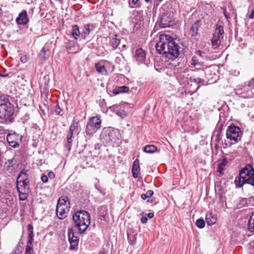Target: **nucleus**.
I'll return each instance as SVG.
<instances>
[{
    "label": "nucleus",
    "instance_id": "obj_20",
    "mask_svg": "<svg viewBox=\"0 0 254 254\" xmlns=\"http://www.w3.org/2000/svg\"><path fill=\"white\" fill-rule=\"evenodd\" d=\"M191 64L196 68L199 69L203 66V63L196 56H194L192 58Z\"/></svg>",
    "mask_w": 254,
    "mask_h": 254
},
{
    "label": "nucleus",
    "instance_id": "obj_49",
    "mask_svg": "<svg viewBox=\"0 0 254 254\" xmlns=\"http://www.w3.org/2000/svg\"><path fill=\"white\" fill-rule=\"evenodd\" d=\"M141 222L143 224H145L147 222V218L146 217H142L141 218Z\"/></svg>",
    "mask_w": 254,
    "mask_h": 254
},
{
    "label": "nucleus",
    "instance_id": "obj_46",
    "mask_svg": "<svg viewBox=\"0 0 254 254\" xmlns=\"http://www.w3.org/2000/svg\"><path fill=\"white\" fill-rule=\"evenodd\" d=\"M21 183H22V186H23L24 189L25 190L26 188L28 186V180H24V182H21Z\"/></svg>",
    "mask_w": 254,
    "mask_h": 254
},
{
    "label": "nucleus",
    "instance_id": "obj_11",
    "mask_svg": "<svg viewBox=\"0 0 254 254\" xmlns=\"http://www.w3.org/2000/svg\"><path fill=\"white\" fill-rule=\"evenodd\" d=\"M16 22L19 25H23L29 22V19L26 10H23L19 14L18 16L16 19Z\"/></svg>",
    "mask_w": 254,
    "mask_h": 254
},
{
    "label": "nucleus",
    "instance_id": "obj_13",
    "mask_svg": "<svg viewBox=\"0 0 254 254\" xmlns=\"http://www.w3.org/2000/svg\"><path fill=\"white\" fill-rule=\"evenodd\" d=\"M172 18L164 14L161 16L160 20L159 22V25L160 27L165 28L171 26Z\"/></svg>",
    "mask_w": 254,
    "mask_h": 254
},
{
    "label": "nucleus",
    "instance_id": "obj_62",
    "mask_svg": "<svg viewBox=\"0 0 254 254\" xmlns=\"http://www.w3.org/2000/svg\"><path fill=\"white\" fill-rule=\"evenodd\" d=\"M182 94L184 95V92H182Z\"/></svg>",
    "mask_w": 254,
    "mask_h": 254
},
{
    "label": "nucleus",
    "instance_id": "obj_12",
    "mask_svg": "<svg viewBox=\"0 0 254 254\" xmlns=\"http://www.w3.org/2000/svg\"><path fill=\"white\" fill-rule=\"evenodd\" d=\"M6 140L10 146L16 148L19 146L18 143V136L16 133H9L6 136Z\"/></svg>",
    "mask_w": 254,
    "mask_h": 254
},
{
    "label": "nucleus",
    "instance_id": "obj_63",
    "mask_svg": "<svg viewBox=\"0 0 254 254\" xmlns=\"http://www.w3.org/2000/svg\"><path fill=\"white\" fill-rule=\"evenodd\" d=\"M0 76H2V75L0 73Z\"/></svg>",
    "mask_w": 254,
    "mask_h": 254
},
{
    "label": "nucleus",
    "instance_id": "obj_15",
    "mask_svg": "<svg viewBox=\"0 0 254 254\" xmlns=\"http://www.w3.org/2000/svg\"><path fill=\"white\" fill-rule=\"evenodd\" d=\"M201 25V23L200 20H197L192 24L190 30V33L192 36L197 35L198 30Z\"/></svg>",
    "mask_w": 254,
    "mask_h": 254
},
{
    "label": "nucleus",
    "instance_id": "obj_45",
    "mask_svg": "<svg viewBox=\"0 0 254 254\" xmlns=\"http://www.w3.org/2000/svg\"><path fill=\"white\" fill-rule=\"evenodd\" d=\"M41 180L44 183H47L48 182V176L44 175H42L41 177Z\"/></svg>",
    "mask_w": 254,
    "mask_h": 254
},
{
    "label": "nucleus",
    "instance_id": "obj_41",
    "mask_svg": "<svg viewBox=\"0 0 254 254\" xmlns=\"http://www.w3.org/2000/svg\"><path fill=\"white\" fill-rule=\"evenodd\" d=\"M33 237H34V235H28V240L27 241V245H29L30 246L32 245V244L33 243V240H34Z\"/></svg>",
    "mask_w": 254,
    "mask_h": 254
},
{
    "label": "nucleus",
    "instance_id": "obj_33",
    "mask_svg": "<svg viewBox=\"0 0 254 254\" xmlns=\"http://www.w3.org/2000/svg\"><path fill=\"white\" fill-rule=\"evenodd\" d=\"M17 190L19 193V198L20 200H25L27 199L28 197V194L26 192H22V191H20L19 190V188L17 187Z\"/></svg>",
    "mask_w": 254,
    "mask_h": 254
},
{
    "label": "nucleus",
    "instance_id": "obj_30",
    "mask_svg": "<svg viewBox=\"0 0 254 254\" xmlns=\"http://www.w3.org/2000/svg\"><path fill=\"white\" fill-rule=\"evenodd\" d=\"M67 198H60L58 201L57 206H62L63 207H67Z\"/></svg>",
    "mask_w": 254,
    "mask_h": 254
},
{
    "label": "nucleus",
    "instance_id": "obj_54",
    "mask_svg": "<svg viewBox=\"0 0 254 254\" xmlns=\"http://www.w3.org/2000/svg\"><path fill=\"white\" fill-rule=\"evenodd\" d=\"M224 15H225V17L228 19V16L227 14L226 13V10H224L223 11Z\"/></svg>",
    "mask_w": 254,
    "mask_h": 254
},
{
    "label": "nucleus",
    "instance_id": "obj_8",
    "mask_svg": "<svg viewBox=\"0 0 254 254\" xmlns=\"http://www.w3.org/2000/svg\"><path fill=\"white\" fill-rule=\"evenodd\" d=\"M205 73V77L207 79L208 81L213 82L216 80V75L213 71H214V67L212 66L206 67L203 69Z\"/></svg>",
    "mask_w": 254,
    "mask_h": 254
},
{
    "label": "nucleus",
    "instance_id": "obj_40",
    "mask_svg": "<svg viewBox=\"0 0 254 254\" xmlns=\"http://www.w3.org/2000/svg\"><path fill=\"white\" fill-rule=\"evenodd\" d=\"M225 163L223 162H221L218 166L217 171L218 172H219L221 174H222L223 173V167L225 166Z\"/></svg>",
    "mask_w": 254,
    "mask_h": 254
},
{
    "label": "nucleus",
    "instance_id": "obj_56",
    "mask_svg": "<svg viewBox=\"0 0 254 254\" xmlns=\"http://www.w3.org/2000/svg\"><path fill=\"white\" fill-rule=\"evenodd\" d=\"M74 133H75L74 131H70V129H69V131H68V134H70V135H72L73 136V134Z\"/></svg>",
    "mask_w": 254,
    "mask_h": 254
},
{
    "label": "nucleus",
    "instance_id": "obj_59",
    "mask_svg": "<svg viewBox=\"0 0 254 254\" xmlns=\"http://www.w3.org/2000/svg\"><path fill=\"white\" fill-rule=\"evenodd\" d=\"M98 254H106L104 252H100Z\"/></svg>",
    "mask_w": 254,
    "mask_h": 254
},
{
    "label": "nucleus",
    "instance_id": "obj_16",
    "mask_svg": "<svg viewBox=\"0 0 254 254\" xmlns=\"http://www.w3.org/2000/svg\"><path fill=\"white\" fill-rule=\"evenodd\" d=\"M140 172L139 162L138 159H136L133 163L132 167V176L134 178L138 177V174Z\"/></svg>",
    "mask_w": 254,
    "mask_h": 254
},
{
    "label": "nucleus",
    "instance_id": "obj_32",
    "mask_svg": "<svg viewBox=\"0 0 254 254\" xmlns=\"http://www.w3.org/2000/svg\"><path fill=\"white\" fill-rule=\"evenodd\" d=\"M224 31L223 28L221 26H219L218 27H217L216 29V30L215 31V33L213 35H216V37H219L220 38V36L223 34Z\"/></svg>",
    "mask_w": 254,
    "mask_h": 254
},
{
    "label": "nucleus",
    "instance_id": "obj_21",
    "mask_svg": "<svg viewBox=\"0 0 254 254\" xmlns=\"http://www.w3.org/2000/svg\"><path fill=\"white\" fill-rule=\"evenodd\" d=\"M95 68L96 70L100 74L104 75H108V71L104 64L101 63H98L95 64Z\"/></svg>",
    "mask_w": 254,
    "mask_h": 254
},
{
    "label": "nucleus",
    "instance_id": "obj_50",
    "mask_svg": "<svg viewBox=\"0 0 254 254\" xmlns=\"http://www.w3.org/2000/svg\"><path fill=\"white\" fill-rule=\"evenodd\" d=\"M220 134H221V130H219L217 134V136H216V140L217 141V142H219L220 139Z\"/></svg>",
    "mask_w": 254,
    "mask_h": 254
},
{
    "label": "nucleus",
    "instance_id": "obj_5",
    "mask_svg": "<svg viewBox=\"0 0 254 254\" xmlns=\"http://www.w3.org/2000/svg\"><path fill=\"white\" fill-rule=\"evenodd\" d=\"M14 113V109L9 100L0 94V119H8Z\"/></svg>",
    "mask_w": 254,
    "mask_h": 254
},
{
    "label": "nucleus",
    "instance_id": "obj_19",
    "mask_svg": "<svg viewBox=\"0 0 254 254\" xmlns=\"http://www.w3.org/2000/svg\"><path fill=\"white\" fill-rule=\"evenodd\" d=\"M94 29V26L92 24H87L84 25L82 33L81 34L82 37L85 39L87 36H88L90 33Z\"/></svg>",
    "mask_w": 254,
    "mask_h": 254
},
{
    "label": "nucleus",
    "instance_id": "obj_31",
    "mask_svg": "<svg viewBox=\"0 0 254 254\" xmlns=\"http://www.w3.org/2000/svg\"><path fill=\"white\" fill-rule=\"evenodd\" d=\"M127 239L128 241V242L131 245H133L136 243V237L135 235L133 234H127Z\"/></svg>",
    "mask_w": 254,
    "mask_h": 254
},
{
    "label": "nucleus",
    "instance_id": "obj_53",
    "mask_svg": "<svg viewBox=\"0 0 254 254\" xmlns=\"http://www.w3.org/2000/svg\"><path fill=\"white\" fill-rule=\"evenodd\" d=\"M154 216V214L153 213H152V212H150L149 213L147 214V217L149 218H153Z\"/></svg>",
    "mask_w": 254,
    "mask_h": 254
},
{
    "label": "nucleus",
    "instance_id": "obj_29",
    "mask_svg": "<svg viewBox=\"0 0 254 254\" xmlns=\"http://www.w3.org/2000/svg\"><path fill=\"white\" fill-rule=\"evenodd\" d=\"M120 43V40L118 38V35H115L112 38V40L111 41V45L113 48L115 50L119 46Z\"/></svg>",
    "mask_w": 254,
    "mask_h": 254
},
{
    "label": "nucleus",
    "instance_id": "obj_28",
    "mask_svg": "<svg viewBox=\"0 0 254 254\" xmlns=\"http://www.w3.org/2000/svg\"><path fill=\"white\" fill-rule=\"evenodd\" d=\"M157 150V148L154 145H147L144 148V151L147 153H153Z\"/></svg>",
    "mask_w": 254,
    "mask_h": 254
},
{
    "label": "nucleus",
    "instance_id": "obj_35",
    "mask_svg": "<svg viewBox=\"0 0 254 254\" xmlns=\"http://www.w3.org/2000/svg\"><path fill=\"white\" fill-rule=\"evenodd\" d=\"M154 192L152 190H148L146 193H143L141 195V197L143 200H145L147 198L150 197L153 194Z\"/></svg>",
    "mask_w": 254,
    "mask_h": 254
},
{
    "label": "nucleus",
    "instance_id": "obj_37",
    "mask_svg": "<svg viewBox=\"0 0 254 254\" xmlns=\"http://www.w3.org/2000/svg\"><path fill=\"white\" fill-rule=\"evenodd\" d=\"M196 225L199 228H203L205 226V222L203 219H198L196 221Z\"/></svg>",
    "mask_w": 254,
    "mask_h": 254
},
{
    "label": "nucleus",
    "instance_id": "obj_22",
    "mask_svg": "<svg viewBox=\"0 0 254 254\" xmlns=\"http://www.w3.org/2000/svg\"><path fill=\"white\" fill-rule=\"evenodd\" d=\"M50 55V51L49 49L45 46L39 53V56L41 58L44 60L47 59Z\"/></svg>",
    "mask_w": 254,
    "mask_h": 254
},
{
    "label": "nucleus",
    "instance_id": "obj_18",
    "mask_svg": "<svg viewBox=\"0 0 254 254\" xmlns=\"http://www.w3.org/2000/svg\"><path fill=\"white\" fill-rule=\"evenodd\" d=\"M205 220L206 223L208 225L211 226L216 222L217 219L215 216L213 215L212 213L208 212L206 214Z\"/></svg>",
    "mask_w": 254,
    "mask_h": 254
},
{
    "label": "nucleus",
    "instance_id": "obj_26",
    "mask_svg": "<svg viewBox=\"0 0 254 254\" xmlns=\"http://www.w3.org/2000/svg\"><path fill=\"white\" fill-rule=\"evenodd\" d=\"M248 230L251 232H254V212H253L248 221Z\"/></svg>",
    "mask_w": 254,
    "mask_h": 254
},
{
    "label": "nucleus",
    "instance_id": "obj_51",
    "mask_svg": "<svg viewBox=\"0 0 254 254\" xmlns=\"http://www.w3.org/2000/svg\"><path fill=\"white\" fill-rule=\"evenodd\" d=\"M249 18L250 19H253L254 18V10H253L252 13L250 14Z\"/></svg>",
    "mask_w": 254,
    "mask_h": 254
},
{
    "label": "nucleus",
    "instance_id": "obj_6",
    "mask_svg": "<svg viewBox=\"0 0 254 254\" xmlns=\"http://www.w3.org/2000/svg\"><path fill=\"white\" fill-rule=\"evenodd\" d=\"M243 132L240 128L233 125L229 126L226 130V137L233 144L240 141L242 136Z\"/></svg>",
    "mask_w": 254,
    "mask_h": 254
},
{
    "label": "nucleus",
    "instance_id": "obj_3",
    "mask_svg": "<svg viewBox=\"0 0 254 254\" xmlns=\"http://www.w3.org/2000/svg\"><path fill=\"white\" fill-rule=\"evenodd\" d=\"M72 219L80 234L85 232L90 224V215L85 210L76 212L72 216Z\"/></svg>",
    "mask_w": 254,
    "mask_h": 254
},
{
    "label": "nucleus",
    "instance_id": "obj_55",
    "mask_svg": "<svg viewBox=\"0 0 254 254\" xmlns=\"http://www.w3.org/2000/svg\"><path fill=\"white\" fill-rule=\"evenodd\" d=\"M138 0H132V4H133L134 5H136L137 4V2H138Z\"/></svg>",
    "mask_w": 254,
    "mask_h": 254
},
{
    "label": "nucleus",
    "instance_id": "obj_47",
    "mask_svg": "<svg viewBox=\"0 0 254 254\" xmlns=\"http://www.w3.org/2000/svg\"><path fill=\"white\" fill-rule=\"evenodd\" d=\"M48 177L51 179H53L55 177V174L53 172L50 171L48 173Z\"/></svg>",
    "mask_w": 254,
    "mask_h": 254
},
{
    "label": "nucleus",
    "instance_id": "obj_17",
    "mask_svg": "<svg viewBox=\"0 0 254 254\" xmlns=\"http://www.w3.org/2000/svg\"><path fill=\"white\" fill-rule=\"evenodd\" d=\"M66 210H68L67 207H63L62 206H57L56 213L59 219H63L65 217V212Z\"/></svg>",
    "mask_w": 254,
    "mask_h": 254
},
{
    "label": "nucleus",
    "instance_id": "obj_36",
    "mask_svg": "<svg viewBox=\"0 0 254 254\" xmlns=\"http://www.w3.org/2000/svg\"><path fill=\"white\" fill-rule=\"evenodd\" d=\"M78 123L75 122V121H73L71 125L70 126L69 129H70V131H73L75 132V133H76L78 128Z\"/></svg>",
    "mask_w": 254,
    "mask_h": 254
},
{
    "label": "nucleus",
    "instance_id": "obj_61",
    "mask_svg": "<svg viewBox=\"0 0 254 254\" xmlns=\"http://www.w3.org/2000/svg\"><path fill=\"white\" fill-rule=\"evenodd\" d=\"M102 208L106 209V207H101V209H102Z\"/></svg>",
    "mask_w": 254,
    "mask_h": 254
},
{
    "label": "nucleus",
    "instance_id": "obj_7",
    "mask_svg": "<svg viewBox=\"0 0 254 254\" xmlns=\"http://www.w3.org/2000/svg\"><path fill=\"white\" fill-rule=\"evenodd\" d=\"M101 120L98 117L91 118L87 123L85 132L87 135L92 136L97 130L100 128Z\"/></svg>",
    "mask_w": 254,
    "mask_h": 254
},
{
    "label": "nucleus",
    "instance_id": "obj_10",
    "mask_svg": "<svg viewBox=\"0 0 254 254\" xmlns=\"http://www.w3.org/2000/svg\"><path fill=\"white\" fill-rule=\"evenodd\" d=\"M123 106L122 105H114L109 107V109L113 112L116 113L117 115L122 118L126 117L127 114L126 112L122 109Z\"/></svg>",
    "mask_w": 254,
    "mask_h": 254
},
{
    "label": "nucleus",
    "instance_id": "obj_38",
    "mask_svg": "<svg viewBox=\"0 0 254 254\" xmlns=\"http://www.w3.org/2000/svg\"><path fill=\"white\" fill-rule=\"evenodd\" d=\"M190 80L192 82H194L197 84H203L204 82V80L199 77L196 78H190Z\"/></svg>",
    "mask_w": 254,
    "mask_h": 254
},
{
    "label": "nucleus",
    "instance_id": "obj_14",
    "mask_svg": "<svg viewBox=\"0 0 254 254\" xmlns=\"http://www.w3.org/2000/svg\"><path fill=\"white\" fill-rule=\"evenodd\" d=\"M146 58L145 51L142 48L136 50L135 54V59L136 61L140 63H143Z\"/></svg>",
    "mask_w": 254,
    "mask_h": 254
},
{
    "label": "nucleus",
    "instance_id": "obj_48",
    "mask_svg": "<svg viewBox=\"0 0 254 254\" xmlns=\"http://www.w3.org/2000/svg\"><path fill=\"white\" fill-rule=\"evenodd\" d=\"M249 87L250 88H254V78H253L249 82L248 84Z\"/></svg>",
    "mask_w": 254,
    "mask_h": 254
},
{
    "label": "nucleus",
    "instance_id": "obj_23",
    "mask_svg": "<svg viewBox=\"0 0 254 254\" xmlns=\"http://www.w3.org/2000/svg\"><path fill=\"white\" fill-rule=\"evenodd\" d=\"M129 88L126 86H122L120 87H117L116 88H115L113 91V93L115 95H117L120 93H126L128 91Z\"/></svg>",
    "mask_w": 254,
    "mask_h": 254
},
{
    "label": "nucleus",
    "instance_id": "obj_4",
    "mask_svg": "<svg viewBox=\"0 0 254 254\" xmlns=\"http://www.w3.org/2000/svg\"><path fill=\"white\" fill-rule=\"evenodd\" d=\"M100 139L103 143L108 145H118L120 143L119 131L111 127L105 128L101 133Z\"/></svg>",
    "mask_w": 254,
    "mask_h": 254
},
{
    "label": "nucleus",
    "instance_id": "obj_52",
    "mask_svg": "<svg viewBox=\"0 0 254 254\" xmlns=\"http://www.w3.org/2000/svg\"><path fill=\"white\" fill-rule=\"evenodd\" d=\"M26 56H23V57H21L20 58V60L22 62V63H25L26 61Z\"/></svg>",
    "mask_w": 254,
    "mask_h": 254
},
{
    "label": "nucleus",
    "instance_id": "obj_39",
    "mask_svg": "<svg viewBox=\"0 0 254 254\" xmlns=\"http://www.w3.org/2000/svg\"><path fill=\"white\" fill-rule=\"evenodd\" d=\"M33 252V248L29 245H26L25 249V254H32Z\"/></svg>",
    "mask_w": 254,
    "mask_h": 254
},
{
    "label": "nucleus",
    "instance_id": "obj_57",
    "mask_svg": "<svg viewBox=\"0 0 254 254\" xmlns=\"http://www.w3.org/2000/svg\"><path fill=\"white\" fill-rule=\"evenodd\" d=\"M67 51L69 52H73V51H72L71 49L69 47H67Z\"/></svg>",
    "mask_w": 254,
    "mask_h": 254
},
{
    "label": "nucleus",
    "instance_id": "obj_44",
    "mask_svg": "<svg viewBox=\"0 0 254 254\" xmlns=\"http://www.w3.org/2000/svg\"><path fill=\"white\" fill-rule=\"evenodd\" d=\"M72 136H73L72 135L67 134V137H66V140H67V142L68 144H70L72 143Z\"/></svg>",
    "mask_w": 254,
    "mask_h": 254
},
{
    "label": "nucleus",
    "instance_id": "obj_9",
    "mask_svg": "<svg viewBox=\"0 0 254 254\" xmlns=\"http://www.w3.org/2000/svg\"><path fill=\"white\" fill-rule=\"evenodd\" d=\"M68 237L70 244V249L71 250L74 249L78 244V239L77 237L75 236L73 230L71 229L68 230Z\"/></svg>",
    "mask_w": 254,
    "mask_h": 254
},
{
    "label": "nucleus",
    "instance_id": "obj_58",
    "mask_svg": "<svg viewBox=\"0 0 254 254\" xmlns=\"http://www.w3.org/2000/svg\"><path fill=\"white\" fill-rule=\"evenodd\" d=\"M101 219L105 220V215L103 214L102 215H101Z\"/></svg>",
    "mask_w": 254,
    "mask_h": 254
},
{
    "label": "nucleus",
    "instance_id": "obj_25",
    "mask_svg": "<svg viewBox=\"0 0 254 254\" xmlns=\"http://www.w3.org/2000/svg\"><path fill=\"white\" fill-rule=\"evenodd\" d=\"M216 35H213L211 39V45L213 49H217L221 43L220 38L216 37Z\"/></svg>",
    "mask_w": 254,
    "mask_h": 254
},
{
    "label": "nucleus",
    "instance_id": "obj_1",
    "mask_svg": "<svg viewBox=\"0 0 254 254\" xmlns=\"http://www.w3.org/2000/svg\"><path fill=\"white\" fill-rule=\"evenodd\" d=\"M155 48L158 53L172 60L176 59L180 54V46L173 38L168 35H160L159 41L156 43Z\"/></svg>",
    "mask_w": 254,
    "mask_h": 254
},
{
    "label": "nucleus",
    "instance_id": "obj_27",
    "mask_svg": "<svg viewBox=\"0 0 254 254\" xmlns=\"http://www.w3.org/2000/svg\"><path fill=\"white\" fill-rule=\"evenodd\" d=\"M28 176L26 172L22 171L17 177V182L21 183V182H24V180H28Z\"/></svg>",
    "mask_w": 254,
    "mask_h": 254
},
{
    "label": "nucleus",
    "instance_id": "obj_34",
    "mask_svg": "<svg viewBox=\"0 0 254 254\" xmlns=\"http://www.w3.org/2000/svg\"><path fill=\"white\" fill-rule=\"evenodd\" d=\"M195 56H196L197 57H199L200 58H201L203 59H207L208 58V56L207 54L201 51H197L195 52Z\"/></svg>",
    "mask_w": 254,
    "mask_h": 254
},
{
    "label": "nucleus",
    "instance_id": "obj_43",
    "mask_svg": "<svg viewBox=\"0 0 254 254\" xmlns=\"http://www.w3.org/2000/svg\"><path fill=\"white\" fill-rule=\"evenodd\" d=\"M55 112H56L57 115H62V114L61 113L62 110L60 108L59 104H57L56 105V108L55 109Z\"/></svg>",
    "mask_w": 254,
    "mask_h": 254
},
{
    "label": "nucleus",
    "instance_id": "obj_24",
    "mask_svg": "<svg viewBox=\"0 0 254 254\" xmlns=\"http://www.w3.org/2000/svg\"><path fill=\"white\" fill-rule=\"evenodd\" d=\"M71 35L75 40H77L80 35L79 27L77 25L72 26Z\"/></svg>",
    "mask_w": 254,
    "mask_h": 254
},
{
    "label": "nucleus",
    "instance_id": "obj_42",
    "mask_svg": "<svg viewBox=\"0 0 254 254\" xmlns=\"http://www.w3.org/2000/svg\"><path fill=\"white\" fill-rule=\"evenodd\" d=\"M33 230V226L31 224H29L28 225V235H34Z\"/></svg>",
    "mask_w": 254,
    "mask_h": 254
},
{
    "label": "nucleus",
    "instance_id": "obj_2",
    "mask_svg": "<svg viewBox=\"0 0 254 254\" xmlns=\"http://www.w3.org/2000/svg\"><path fill=\"white\" fill-rule=\"evenodd\" d=\"M235 183L237 187H242L244 184H248L254 187V170L252 165H247L242 169L239 177H236Z\"/></svg>",
    "mask_w": 254,
    "mask_h": 254
},
{
    "label": "nucleus",
    "instance_id": "obj_60",
    "mask_svg": "<svg viewBox=\"0 0 254 254\" xmlns=\"http://www.w3.org/2000/svg\"><path fill=\"white\" fill-rule=\"evenodd\" d=\"M150 0H145L146 2H149Z\"/></svg>",
    "mask_w": 254,
    "mask_h": 254
}]
</instances>
